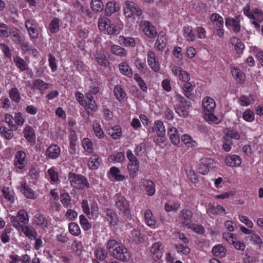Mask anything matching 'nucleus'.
Segmentation results:
<instances>
[{"instance_id":"1","label":"nucleus","mask_w":263,"mask_h":263,"mask_svg":"<svg viewBox=\"0 0 263 263\" xmlns=\"http://www.w3.org/2000/svg\"><path fill=\"white\" fill-rule=\"evenodd\" d=\"M107 249L111 252V255L116 259L123 262L127 261L130 257L128 250L123 245L115 240L111 239L107 241Z\"/></svg>"},{"instance_id":"2","label":"nucleus","mask_w":263,"mask_h":263,"mask_svg":"<svg viewBox=\"0 0 263 263\" xmlns=\"http://www.w3.org/2000/svg\"><path fill=\"white\" fill-rule=\"evenodd\" d=\"M115 205L116 208L123 214V217L126 221L132 219V216L129 209V203L126 198L121 194H117L115 196Z\"/></svg>"},{"instance_id":"3","label":"nucleus","mask_w":263,"mask_h":263,"mask_svg":"<svg viewBox=\"0 0 263 263\" xmlns=\"http://www.w3.org/2000/svg\"><path fill=\"white\" fill-rule=\"evenodd\" d=\"M243 14L249 18L253 20L252 22L255 27L259 29L260 28V23L263 21V12L261 10L257 8L250 9L249 5H247L243 8Z\"/></svg>"},{"instance_id":"4","label":"nucleus","mask_w":263,"mask_h":263,"mask_svg":"<svg viewBox=\"0 0 263 263\" xmlns=\"http://www.w3.org/2000/svg\"><path fill=\"white\" fill-rule=\"evenodd\" d=\"M98 27L100 31L106 30L108 34H119V27L115 24H111L110 20L106 17H101L98 20Z\"/></svg>"},{"instance_id":"5","label":"nucleus","mask_w":263,"mask_h":263,"mask_svg":"<svg viewBox=\"0 0 263 263\" xmlns=\"http://www.w3.org/2000/svg\"><path fill=\"white\" fill-rule=\"evenodd\" d=\"M68 179L72 186L78 189H83L85 187H89V183L85 177L81 175L70 172Z\"/></svg>"},{"instance_id":"6","label":"nucleus","mask_w":263,"mask_h":263,"mask_svg":"<svg viewBox=\"0 0 263 263\" xmlns=\"http://www.w3.org/2000/svg\"><path fill=\"white\" fill-rule=\"evenodd\" d=\"M124 13L126 17H135L137 16L142 18V10L138 5L133 2L126 1L125 2Z\"/></svg>"},{"instance_id":"7","label":"nucleus","mask_w":263,"mask_h":263,"mask_svg":"<svg viewBox=\"0 0 263 263\" xmlns=\"http://www.w3.org/2000/svg\"><path fill=\"white\" fill-rule=\"evenodd\" d=\"M127 158L129 160L127 169L130 178H134L137 176V173L139 171V163L130 150L126 152Z\"/></svg>"},{"instance_id":"8","label":"nucleus","mask_w":263,"mask_h":263,"mask_svg":"<svg viewBox=\"0 0 263 263\" xmlns=\"http://www.w3.org/2000/svg\"><path fill=\"white\" fill-rule=\"evenodd\" d=\"M176 99L178 101V104L175 108L176 111L180 116L186 117L189 115L187 108L190 106L191 102L186 100L180 95H177Z\"/></svg>"},{"instance_id":"9","label":"nucleus","mask_w":263,"mask_h":263,"mask_svg":"<svg viewBox=\"0 0 263 263\" xmlns=\"http://www.w3.org/2000/svg\"><path fill=\"white\" fill-rule=\"evenodd\" d=\"M14 228L19 232L23 233L24 235L30 240L36 239L37 236V233L34 228L28 225H24L15 222Z\"/></svg>"},{"instance_id":"10","label":"nucleus","mask_w":263,"mask_h":263,"mask_svg":"<svg viewBox=\"0 0 263 263\" xmlns=\"http://www.w3.org/2000/svg\"><path fill=\"white\" fill-rule=\"evenodd\" d=\"M140 27L145 35L148 37L154 38L157 35L156 28L150 22L142 21L140 22Z\"/></svg>"},{"instance_id":"11","label":"nucleus","mask_w":263,"mask_h":263,"mask_svg":"<svg viewBox=\"0 0 263 263\" xmlns=\"http://www.w3.org/2000/svg\"><path fill=\"white\" fill-rule=\"evenodd\" d=\"M214 160L210 158H202L199 164L198 172L202 175H206L210 168L215 167Z\"/></svg>"},{"instance_id":"12","label":"nucleus","mask_w":263,"mask_h":263,"mask_svg":"<svg viewBox=\"0 0 263 263\" xmlns=\"http://www.w3.org/2000/svg\"><path fill=\"white\" fill-rule=\"evenodd\" d=\"M243 20V17L240 15H238L234 18L226 17L225 18L226 25L233 27V31L235 33H238L240 31V22Z\"/></svg>"},{"instance_id":"13","label":"nucleus","mask_w":263,"mask_h":263,"mask_svg":"<svg viewBox=\"0 0 263 263\" xmlns=\"http://www.w3.org/2000/svg\"><path fill=\"white\" fill-rule=\"evenodd\" d=\"M163 246L162 242H156L150 248L151 255L154 260H158L163 255Z\"/></svg>"},{"instance_id":"14","label":"nucleus","mask_w":263,"mask_h":263,"mask_svg":"<svg viewBox=\"0 0 263 263\" xmlns=\"http://www.w3.org/2000/svg\"><path fill=\"white\" fill-rule=\"evenodd\" d=\"M10 222L14 228V221L18 223L26 224L29 221L28 213L24 210H20L18 211L16 216H11L10 218Z\"/></svg>"},{"instance_id":"15","label":"nucleus","mask_w":263,"mask_h":263,"mask_svg":"<svg viewBox=\"0 0 263 263\" xmlns=\"http://www.w3.org/2000/svg\"><path fill=\"white\" fill-rule=\"evenodd\" d=\"M147 63L151 69L155 72H157L160 69V63L155 53L152 50L147 52Z\"/></svg>"},{"instance_id":"16","label":"nucleus","mask_w":263,"mask_h":263,"mask_svg":"<svg viewBox=\"0 0 263 263\" xmlns=\"http://www.w3.org/2000/svg\"><path fill=\"white\" fill-rule=\"evenodd\" d=\"M25 27L27 29L30 37L35 39L39 36L37 24L33 20H28L25 22Z\"/></svg>"},{"instance_id":"17","label":"nucleus","mask_w":263,"mask_h":263,"mask_svg":"<svg viewBox=\"0 0 263 263\" xmlns=\"http://www.w3.org/2000/svg\"><path fill=\"white\" fill-rule=\"evenodd\" d=\"M193 213L187 209H182L180 212L179 219L181 224L188 228L192 224Z\"/></svg>"},{"instance_id":"18","label":"nucleus","mask_w":263,"mask_h":263,"mask_svg":"<svg viewBox=\"0 0 263 263\" xmlns=\"http://www.w3.org/2000/svg\"><path fill=\"white\" fill-rule=\"evenodd\" d=\"M172 71L179 80L183 82L187 83L190 80V74L187 71L183 70L181 67L174 66L172 69Z\"/></svg>"},{"instance_id":"19","label":"nucleus","mask_w":263,"mask_h":263,"mask_svg":"<svg viewBox=\"0 0 263 263\" xmlns=\"http://www.w3.org/2000/svg\"><path fill=\"white\" fill-rule=\"evenodd\" d=\"M61 155V148L57 144H51L46 149L45 156L50 159H56Z\"/></svg>"},{"instance_id":"20","label":"nucleus","mask_w":263,"mask_h":263,"mask_svg":"<svg viewBox=\"0 0 263 263\" xmlns=\"http://www.w3.org/2000/svg\"><path fill=\"white\" fill-rule=\"evenodd\" d=\"M26 155L23 151H20L16 152L15 159L14 165L19 169H23L27 164L26 159Z\"/></svg>"},{"instance_id":"21","label":"nucleus","mask_w":263,"mask_h":263,"mask_svg":"<svg viewBox=\"0 0 263 263\" xmlns=\"http://www.w3.org/2000/svg\"><path fill=\"white\" fill-rule=\"evenodd\" d=\"M94 58L97 63L104 67H107L110 63L103 50H99L94 54Z\"/></svg>"},{"instance_id":"22","label":"nucleus","mask_w":263,"mask_h":263,"mask_svg":"<svg viewBox=\"0 0 263 263\" xmlns=\"http://www.w3.org/2000/svg\"><path fill=\"white\" fill-rule=\"evenodd\" d=\"M105 218L113 226L117 225L119 222L118 216L113 210L107 209L105 211Z\"/></svg>"},{"instance_id":"23","label":"nucleus","mask_w":263,"mask_h":263,"mask_svg":"<svg viewBox=\"0 0 263 263\" xmlns=\"http://www.w3.org/2000/svg\"><path fill=\"white\" fill-rule=\"evenodd\" d=\"M216 106L213 99L209 97H205L202 100V107L204 112L214 111Z\"/></svg>"},{"instance_id":"24","label":"nucleus","mask_w":263,"mask_h":263,"mask_svg":"<svg viewBox=\"0 0 263 263\" xmlns=\"http://www.w3.org/2000/svg\"><path fill=\"white\" fill-rule=\"evenodd\" d=\"M143 186V190L149 196H152L155 193V185L154 183L150 180H144L141 182Z\"/></svg>"},{"instance_id":"25","label":"nucleus","mask_w":263,"mask_h":263,"mask_svg":"<svg viewBox=\"0 0 263 263\" xmlns=\"http://www.w3.org/2000/svg\"><path fill=\"white\" fill-rule=\"evenodd\" d=\"M195 86L190 82L185 83L182 86L183 93L186 97L189 99H193L194 98L193 90Z\"/></svg>"},{"instance_id":"26","label":"nucleus","mask_w":263,"mask_h":263,"mask_svg":"<svg viewBox=\"0 0 263 263\" xmlns=\"http://www.w3.org/2000/svg\"><path fill=\"white\" fill-rule=\"evenodd\" d=\"M152 132H155L158 137H163L166 132L163 122L160 120L156 121Z\"/></svg>"},{"instance_id":"27","label":"nucleus","mask_w":263,"mask_h":263,"mask_svg":"<svg viewBox=\"0 0 263 263\" xmlns=\"http://www.w3.org/2000/svg\"><path fill=\"white\" fill-rule=\"evenodd\" d=\"M109 174L111 177L117 181H123L128 178L127 176H124L121 174L120 170L116 166H112L110 168Z\"/></svg>"},{"instance_id":"28","label":"nucleus","mask_w":263,"mask_h":263,"mask_svg":"<svg viewBox=\"0 0 263 263\" xmlns=\"http://www.w3.org/2000/svg\"><path fill=\"white\" fill-rule=\"evenodd\" d=\"M167 42V38L166 35L159 34L155 43V48L159 51H163Z\"/></svg>"},{"instance_id":"29","label":"nucleus","mask_w":263,"mask_h":263,"mask_svg":"<svg viewBox=\"0 0 263 263\" xmlns=\"http://www.w3.org/2000/svg\"><path fill=\"white\" fill-rule=\"evenodd\" d=\"M225 161L228 166L231 167L239 166L241 163V158L236 155L227 157Z\"/></svg>"},{"instance_id":"30","label":"nucleus","mask_w":263,"mask_h":263,"mask_svg":"<svg viewBox=\"0 0 263 263\" xmlns=\"http://www.w3.org/2000/svg\"><path fill=\"white\" fill-rule=\"evenodd\" d=\"M13 62L16 66L21 71H25L28 70V66L27 62L18 55H15L13 58Z\"/></svg>"},{"instance_id":"31","label":"nucleus","mask_w":263,"mask_h":263,"mask_svg":"<svg viewBox=\"0 0 263 263\" xmlns=\"http://www.w3.org/2000/svg\"><path fill=\"white\" fill-rule=\"evenodd\" d=\"M119 9V5L116 2H108L105 9V14L107 16H109L112 13L118 11Z\"/></svg>"},{"instance_id":"32","label":"nucleus","mask_w":263,"mask_h":263,"mask_svg":"<svg viewBox=\"0 0 263 263\" xmlns=\"http://www.w3.org/2000/svg\"><path fill=\"white\" fill-rule=\"evenodd\" d=\"M21 192L27 198L35 199L36 198L34 192L33 190L29 187V186L26 183L21 184L20 187Z\"/></svg>"},{"instance_id":"33","label":"nucleus","mask_w":263,"mask_h":263,"mask_svg":"<svg viewBox=\"0 0 263 263\" xmlns=\"http://www.w3.org/2000/svg\"><path fill=\"white\" fill-rule=\"evenodd\" d=\"M119 68L122 74L129 78L133 77V70L126 63L122 62L120 63L119 64Z\"/></svg>"},{"instance_id":"34","label":"nucleus","mask_w":263,"mask_h":263,"mask_svg":"<svg viewBox=\"0 0 263 263\" xmlns=\"http://www.w3.org/2000/svg\"><path fill=\"white\" fill-rule=\"evenodd\" d=\"M119 43L120 45L126 47H134L136 45V42L133 37H125L123 35L119 36Z\"/></svg>"},{"instance_id":"35","label":"nucleus","mask_w":263,"mask_h":263,"mask_svg":"<svg viewBox=\"0 0 263 263\" xmlns=\"http://www.w3.org/2000/svg\"><path fill=\"white\" fill-rule=\"evenodd\" d=\"M171 141L175 145L178 144L180 142V138L177 129L174 127H170L168 130Z\"/></svg>"},{"instance_id":"36","label":"nucleus","mask_w":263,"mask_h":263,"mask_svg":"<svg viewBox=\"0 0 263 263\" xmlns=\"http://www.w3.org/2000/svg\"><path fill=\"white\" fill-rule=\"evenodd\" d=\"M23 133L27 141L31 142L35 140L34 130L32 127L29 126L25 127Z\"/></svg>"},{"instance_id":"37","label":"nucleus","mask_w":263,"mask_h":263,"mask_svg":"<svg viewBox=\"0 0 263 263\" xmlns=\"http://www.w3.org/2000/svg\"><path fill=\"white\" fill-rule=\"evenodd\" d=\"M101 162V159L98 155H93L89 159L88 165L91 170H95L98 167Z\"/></svg>"},{"instance_id":"38","label":"nucleus","mask_w":263,"mask_h":263,"mask_svg":"<svg viewBox=\"0 0 263 263\" xmlns=\"http://www.w3.org/2000/svg\"><path fill=\"white\" fill-rule=\"evenodd\" d=\"M92 126L95 136L99 139H103L105 134L99 123L96 120L94 121Z\"/></svg>"},{"instance_id":"39","label":"nucleus","mask_w":263,"mask_h":263,"mask_svg":"<svg viewBox=\"0 0 263 263\" xmlns=\"http://www.w3.org/2000/svg\"><path fill=\"white\" fill-rule=\"evenodd\" d=\"M231 43L235 47L238 53L242 52L245 49V45L239 39L236 37H233L231 39Z\"/></svg>"},{"instance_id":"40","label":"nucleus","mask_w":263,"mask_h":263,"mask_svg":"<svg viewBox=\"0 0 263 263\" xmlns=\"http://www.w3.org/2000/svg\"><path fill=\"white\" fill-rule=\"evenodd\" d=\"M110 51L113 54L120 57H125L127 54V52L124 48L117 45L111 46Z\"/></svg>"},{"instance_id":"41","label":"nucleus","mask_w":263,"mask_h":263,"mask_svg":"<svg viewBox=\"0 0 263 263\" xmlns=\"http://www.w3.org/2000/svg\"><path fill=\"white\" fill-rule=\"evenodd\" d=\"M145 222L148 226H153L156 224V218L150 210H146L144 213Z\"/></svg>"},{"instance_id":"42","label":"nucleus","mask_w":263,"mask_h":263,"mask_svg":"<svg viewBox=\"0 0 263 263\" xmlns=\"http://www.w3.org/2000/svg\"><path fill=\"white\" fill-rule=\"evenodd\" d=\"M49 85V84L44 82L42 80L36 79L33 82L32 88L37 89L40 91H44L48 88Z\"/></svg>"},{"instance_id":"43","label":"nucleus","mask_w":263,"mask_h":263,"mask_svg":"<svg viewBox=\"0 0 263 263\" xmlns=\"http://www.w3.org/2000/svg\"><path fill=\"white\" fill-rule=\"evenodd\" d=\"M129 237L133 241L137 243L142 242L143 239L141 232L137 229H134L130 232Z\"/></svg>"},{"instance_id":"44","label":"nucleus","mask_w":263,"mask_h":263,"mask_svg":"<svg viewBox=\"0 0 263 263\" xmlns=\"http://www.w3.org/2000/svg\"><path fill=\"white\" fill-rule=\"evenodd\" d=\"M212 252L216 256L223 257L226 255V249L221 245H218L213 248Z\"/></svg>"},{"instance_id":"45","label":"nucleus","mask_w":263,"mask_h":263,"mask_svg":"<svg viewBox=\"0 0 263 263\" xmlns=\"http://www.w3.org/2000/svg\"><path fill=\"white\" fill-rule=\"evenodd\" d=\"M13 130H14V129L10 128L8 129L5 126L0 127V134L7 140H10L13 138L14 136Z\"/></svg>"},{"instance_id":"46","label":"nucleus","mask_w":263,"mask_h":263,"mask_svg":"<svg viewBox=\"0 0 263 263\" xmlns=\"http://www.w3.org/2000/svg\"><path fill=\"white\" fill-rule=\"evenodd\" d=\"M60 20L57 17H54L49 25V29L51 33H55L59 31L60 28Z\"/></svg>"},{"instance_id":"47","label":"nucleus","mask_w":263,"mask_h":263,"mask_svg":"<svg viewBox=\"0 0 263 263\" xmlns=\"http://www.w3.org/2000/svg\"><path fill=\"white\" fill-rule=\"evenodd\" d=\"M2 192L3 194V196L6 199H7L11 203H13L14 202V193L13 191L9 190V187H4Z\"/></svg>"},{"instance_id":"48","label":"nucleus","mask_w":263,"mask_h":263,"mask_svg":"<svg viewBox=\"0 0 263 263\" xmlns=\"http://www.w3.org/2000/svg\"><path fill=\"white\" fill-rule=\"evenodd\" d=\"M9 95L10 99L16 103H18L21 99L20 92L16 87L10 89Z\"/></svg>"},{"instance_id":"49","label":"nucleus","mask_w":263,"mask_h":263,"mask_svg":"<svg viewBox=\"0 0 263 263\" xmlns=\"http://www.w3.org/2000/svg\"><path fill=\"white\" fill-rule=\"evenodd\" d=\"M211 21L214 23L216 27L223 28V19L222 16L217 13H213L211 15Z\"/></svg>"},{"instance_id":"50","label":"nucleus","mask_w":263,"mask_h":263,"mask_svg":"<svg viewBox=\"0 0 263 263\" xmlns=\"http://www.w3.org/2000/svg\"><path fill=\"white\" fill-rule=\"evenodd\" d=\"M108 134L114 139H118L122 135L121 128L118 125L115 126L110 130H109Z\"/></svg>"},{"instance_id":"51","label":"nucleus","mask_w":263,"mask_h":263,"mask_svg":"<svg viewBox=\"0 0 263 263\" xmlns=\"http://www.w3.org/2000/svg\"><path fill=\"white\" fill-rule=\"evenodd\" d=\"M225 209L220 205L211 206L207 210L208 213L213 215L218 214L220 213H225Z\"/></svg>"},{"instance_id":"52","label":"nucleus","mask_w":263,"mask_h":263,"mask_svg":"<svg viewBox=\"0 0 263 263\" xmlns=\"http://www.w3.org/2000/svg\"><path fill=\"white\" fill-rule=\"evenodd\" d=\"M233 77L239 82H242L245 80V74L238 68H233L231 70Z\"/></svg>"},{"instance_id":"53","label":"nucleus","mask_w":263,"mask_h":263,"mask_svg":"<svg viewBox=\"0 0 263 263\" xmlns=\"http://www.w3.org/2000/svg\"><path fill=\"white\" fill-rule=\"evenodd\" d=\"M114 92L116 99L119 101L123 100L126 95V93L120 85H117L115 87Z\"/></svg>"},{"instance_id":"54","label":"nucleus","mask_w":263,"mask_h":263,"mask_svg":"<svg viewBox=\"0 0 263 263\" xmlns=\"http://www.w3.org/2000/svg\"><path fill=\"white\" fill-rule=\"evenodd\" d=\"M125 159V156L123 153L118 152L109 157L108 160L114 162H120Z\"/></svg>"},{"instance_id":"55","label":"nucleus","mask_w":263,"mask_h":263,"mask_svg":"<svg viewBox=\"0 0 263 263\" xmlns=\"http://www.w3.org/2000/svg\"><path fill=\"white\" fill-rule=\"evenodd\" d=\"M80 223L82 228L85 231H87L91 228V224L88 222L87 219L83 215L80 216Z\"/></svg>"},{"instance_id":"56","label":"nucleus","mask_w":263,"mask_h":263,"mask_svg":"<svg viewBox=\"0 0 263 263\" xmlns=\"http://www.w3.org/2000/svg\"><path fill=\"white\" fill-rule=\"evenodd\" d=\"M82 146L85 151L89 153L93 152L92 143L89 139L84 138L82 141Z\"/></svg>"},{"instance_id":"57","label":"nucleus","mask_w":263,"mask_h":263,"mask_svg":"<svg viewBox=\"0 0 263 263\" xmlns=\"http://www.w3.org/2000/svg\"><path fill=\"white\" fill-rule=\"evenodd\" d=\"M90 7L93 11L100 12L103 10L104 5L102 1L90 2Z\"/></svg>"},{"instance_id":"58","label":"nucleus","mask_w":263,"mask_h":263,"mask_svg":"<svg viewBox=\"0 0 263 263\" xmlns=\"http://www.w3.org/2000/svg\"><path fill=\"white\" fill-rule=\"evenodd\" d=\"M14 117L12 115L6 114L5 115V122L8 124L9 127L11 129H14L16 130L17 129V125L13 124Z\"/></svg>"},{"instance_id":"59","label":"nucleus","mask_w":263,"mask_h":263,"mask_svg":"<svg viewBox=\"0 0 263 263\" xmlns=\"http://www.w3.org/2000/svg\"><path fill=\"white\" fill-rule=\"evenodd\" d=\"M33 222L37 226H41L42 227H45L46 223H45V219L43 215L37 214L33 218Z\"/></svg>"},{"instance_id":"60","label":"nucleus","mask_w":263,"mask_h":263,"mask_svg":"<svg viewBox=\"0 0 263 263\" xmlns=\"http://www.w3.org/2000/svg\"><path fill=\"white\" fill-rule=\"evenodd\" d=\"M184 36L187 40L193 41L195 39V35L193 33L192 29L190 27L184 28Z\"/></svg>"},{"instance_id":"61","label":"nucleus","mask_w":263,"mask_h":263,"mask_svg":"<svg viewBox=\"0 0 263 263\" xmlns=\"http://www.w3.org/2000/svg\"><path fill=\"white\" fill-rule=\"evenodd\" d=\"M69 232L74 236H78L80 233L79 226L76 223L71 222L69 224Z\"/></svg>"},{"instance_id":"62","label":"nucleus","mask_w":263,"mask_h":263,"mask_svg":"<svg viewBox=\"0 0 263 263\" xmlns=\"http://www.w3.org/2000/svg\"><path fill=\"white\" fill-rule=\"evenodd\" d=\"M242 118L246 121L251 122L254 120V115L250 109H247L242 114Z\"/></svg>"},{"instance_id":"63","label":"nucleus","mask_w":263,"mask_h":263,"mask_svg":"<svg viewBox=\"0 0 263 263\" xmlns=\"http://www.w3.org/2000/svg\"><path fill=\"white\" fill-rule=\"evenodd\" d=\"M134 79L138 83L139 86L143 91L147 90V86L146 84L138 73H135L134 74Z\"/></svg>"},{"instance_id":"64","label":"nucleus","mask_w":263,"mask_h":263,"mask_svg":"<svg viewBox=\"0 0 263 263\" xmlns=\"http://www.w3.org/2000/svg\"><path fill=\"white\" fill-rule=\"evenodd\" d=\"M71 201V198L68 193H63L61 195V202L65 208H68Z\"/></svg>"}]
</instances>
